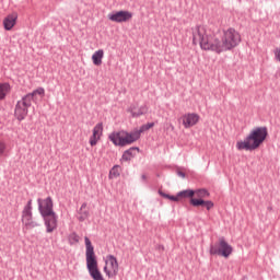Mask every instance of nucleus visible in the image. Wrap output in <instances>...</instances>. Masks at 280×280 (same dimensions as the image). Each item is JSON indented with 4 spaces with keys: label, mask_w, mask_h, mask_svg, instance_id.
<instances>
[{
    "label": "nucleus",
    "mask_w": 280,
    "mask_h": 280,
    "mask_svg": "<svg viewBox=\"0 0 280 280\" xmlns=\"http://www.w3.org/2000/svg\"><path fill=\"white\" fill-rule=\"evenodd\" d=\"M192 44L199 45L202 51H212L213 54H224L235 49L242 43V35L235 28H228L223 32L222 38L218 37L207 26L197 25L191 28Z\"/></svg>",
    "instance_id": "nucleus-1"
},
{
    "label": "nucleus",
    "mask_w": 280,
    "mask_h": 280,
    "mask_svg": "<svg viewBox=\"0 0 280 280\" xmlns=\"http://www.w3.org/2000/svg\"><path fill=\"white\" fill-rule=\"evenodd\" d=\"M150 128H154V122H148L147 125H143L140 130H135L131 132L124 130L114 131L108 136V139L112 141V143H114V145L124 148L126 145H131V143H135V141H139L141 138V132H144V130H150Z\"/></svg>",
    "instance_id": "nucleus-2"
},
{
    "label": "nucleus",
    "mask_w": 280,
    "mask_h": 280,
    "mask_svg": "<svg viewBox=\"0 0 280 280\" xmlns=\"http://www.w3.org/2000/svg\"><path fill=\"white\" fill-rule=\"evenodd\" d=\"M267 137V127H256L248 133V136L244 140L236 142V149L253 152V150H257L261 147L264 141H266Z\"/></svg>",
    "instance_id": "nucleus-3"
},
{
    "label": "nucleus",
    "mask_w": 280,
    "mask_h": 280,
    "mask_svg": "<svg viewBox=\"0 0 280 280\" xmlns=\"http://www.w3.org/2000/svg\"><path fill=\"white\" fill-rule=\"evenodd\" d=\"M85 261H86V268L89 271L90 277L93 280H106L104 278V275H102V271L100 270L98 264H97V256L95 255V247H93V243H91V240L85 236Z\"/></svg>",
    "instance_id": "nucleus-4"
},
{
    "label": "nucleus",
    "mask_w": 280,
    "mask_h": 280,
    "mask_svg": "<svg viewBox=\"0 0 280 280\" xmlns=\"http://www.w3.org/2000/svg\"><path fill=\"white\" fill-rule=\"evenodd\" d=\"M37 95H39L40 97H45V89L38 88L32 93L23 96L22 100L18 102L15 106V117L16 119H19V121H23V119L27 117V113H30L28 108L30 106H32V102H36Z\"/></svg>",
    "instance_id": "nucleus-5"
},
{
    "label": "nucleus",
    "mask_w": 280,
    "mask_h": 280,
    "mask_svg": "<svg viewBox=\"0 0 280 280\" xmlns=\"http://www.w3.org/2000/svg\"><path fill=\"white\" fill-rule=\"evenodd\" d=\"M104 267L103 272L107 279H117L119 275V261H117V257L113 255H107L104 258Z\"/></svg>",
    "instance_id": "nucleus-6"
},
{
    "label": "nucleus",
    "mask_w": 280,
    "mask_h": 280,
    "mask_svg": "<svg viewBox=\"0 0 280 280\" xmlns=\"http://www.w3.org/2000/svg\"><path fill=\"white\" fill-rule=\"evenodd\" d=\"M232 253L233 247L226 242V240H224V237H221L218 244L210 246V255H220L221 257L229 258Z\"/></svg>",
    "instance_id": "nucleus-7"
},
{
    "label": "nucleus",
    "mask_w": 280,
    "mask_h": 280,
    "mask_svg": "<svg viewBox=\"0 0 280 280\" xmlns=\"http://www.w3.org/2000/svg\"><path fill=\"white\" fill-rule=\"evenodd\" d=\"M22 224L26 231L30 229H36L39 226L38 222L34 221V217L32 214V199H30L22 211Z\"/></svg>",
    "instance_id": "nucleus-8"
},
{
    "label": "nucleus",
    "mask_w": 280,
    "mask_h": 280,
    "mask_svg": "<svg viewBox=\"0 0 280 280\" xmlns=\"http://www.w3.org/2000/svg\"><path fill=\"white\" fill-rule=\"evenodd\" d=\"M37 205L42 218L56 213L54 212V201L51 200V197H47L46 199H37Z\"/></svg>",
    "instance_id": "nucleus-9"
},
{
    "label": "nucleus",
    "mask_w": 280,
    "mask_h": 280,
    "mask_svg": "<svg viewBox=\"0 0 280 280\" xmlns=\"http://www.w3.org/2000/svg\"><path fill=\"white\" fill-rule=\"evenodd\" d=\"M108 19L113 23H128L132 19V13L130 11H118L108 14Z\"/></svg>",
    "instance_id": "nucleus-10"
},
{
    "label": "nucleus",
    "mask_w": 280,
    "mask_h": 280,
    "mask_svg": "<svg viewBox=\"0 0 280 280\" xmlns=\"http://www.w3.org/2000/svg\"><path fill=\"white\" fill-rule=\"evenodd\" d=\"M184 128H194L200 121V115L196 113H188L180 117Z\"/></svg>",
    "instance_id": "nucleus-11"
},
{
    "label": "nucleus",
    "mask_w": 280,
    "mask_h": 280,
    "mask_svg": "<svg viewBox=\"0 0 280 280\" xmlns=\"http://www.w3.org/2000/svg\"><path fill=\"white\" fill-rule=\"evenodd\" d=\"M46 226V233H54L58 229V215L55 213L43 217Z\"/></svg>",
    "instance_id": "nucleus-12"
},
{
    "label": "nucleus",
    "mask_w": 280,
    "mask_h": 280,
    "mask_svg": "<svg viewBox=\"0 0 280 280\" xmlns=\"http://www.w3.org/2000/svg\"><path fill=\"white\" fill-rule=\"evenodd\" d=\"M104 132V125L102 122H98L93 128V133L90 137V145L94 148V145L102 139V135Z\"/></svg>",
    "instance_id": "nucleus-13"
},
{
    "label": "nucleus",
    "mask_w": 280,
    "mask_h": 280,
    "mask_svg": "<svg viewBox=\"0 0 280 280\" xmlns=\"http://www.w3.org/2000/svg\"><path fill=\"white\" fill-rule=\"evenodd\" d=\"M127 110L131 114V117H141V115H145L148 113V105H141L138 108L137 104H132Z\"/></svg>",
    "instance_id": "nucleus-14"
},
{
    "label": "nucleus",
    "mask_w": 280,
    "mask_h": 280,
    "mask_svg": "<svg viewBox=\"0 0 280 280\" xmlns=\"http://www.w3.org/2000/svg\"><path fill=\"white\" fill-rule=\"evenodd\" d=\"M18 19H19L18 13H11V14L7 15L3 20L4 30L7 32H10V30H12V27H14V25H16Z\"/></svg>",
    "instance_id": "nucleus-15"
},
{
    "label": "nucleus",
    "mask_w": 280,
    "mask_h": 280,
    "mask_svg": "<svg viewBox=\"0 0 280 280\" xmlns=\"http://www.w3.org/2000/svg\"><path fill=\"white\" fill-rule=\"evenodd\" d=\"M190 205L192 207H206L208 211H211V209H213V201H206L203 199L192 198L190 199Z\"/></svg>",
    "instance_id": "nucleus-16"
},
{
    "label": "nucleus",
    "mask_w": 280,
    "mask_h": 280,
    "mask_svg": "<svg viewBox=\"0 0 280 280\" xmlns=\"http://www.w3.org/2000/svg\"><path fill=\"white\" fill-rule=\"evenodd\" d=\"M104 59V50L98 49L92 55V62L95 67H100L102 65V60Z\"/></svg>",
    "instance_id": "nucleus-17"
},
{
    "label": "nucleus",
    "mask_w": 280,
    "mask_h": 280,
    "mask_svg": "<svg viewBox=\"0 0 280 280\" xmlns=\"http://www.w3.org/2000/svg\"><path fill=\"white\" fill-rule=\"evenodd\" d=\"M135 150L139 148H130L122 153L121 161H131L135 158Z\"/></svg>",
    "instance_id": "nucleus-18"
},
{
    "label": "nucleus",
    "mask_w": 280,
    "mask_h": 280,
    "mask_svg": "<svg viewBox=\"0 0 280 280\" xmlns=\"http://www.w3.org/2000/svg\"><path fill=\"white\" fill-rule=\"evenodd\" d=\"M195 196L198 197L197 200H202L205 198H209L210 194L209 190L205 189V188H200V189H196L194 190Z\"/></svg>",
    "instance_id": "nucleus-19"
},
{
    "label": "nucleus",
    "mask_w": 280,
    "mask_h": 280,
    "mask_svg": "<svg viewBox=\"0 0 280 280\" xmlns=\"http://www.w3.org/2000/svg\"><path fill=\"white\" fill-rule=\"evenodd\" d=\"M10 93V84L9 83H1L0 84V100H5V95Z\"/></svg>",
    "instance_id": "nucleus-20"
},
{
    "label": "nucleus",
    "mask_w": 280,
    "mask_h": 280,
    "mask_svg": "<svg viewBox=\"0 0 280 280\" xmlns=\"http://www.w3.org/2000/svg\"><path fill=\"white\" fill-rule=\"evenodd\" d=\"M194 196H195V192L191 189H186L178 192L179 200H183V198H190L191 200Z\"/></svg>",
    "instance_id": "nucleus-21"
},
{
    "label": "nucleus",
    "mask_w": 280,
    "mask_h": 280,
    "mask_svg": "<svg viewBox=\"0 0 280 280\" xmlns=\"http://www.w3.org/2000/svg\"><path fill=\"white\" fill-rule=\"evenodd\" d=\"M119 174V165H115L109 172V178H117Z\"/></svg>",
    "instance_id": "nucleus-22"
},
{
    "label": "nucleus",
    "mask_w": 280,
    "mask_h": 280,
    "mask_svg": "<svg viewBox=\"0 0 280 280\" xmlns=\"http://www.w3.org/2000/svg\"><path fill=\"white\" fill-rule=\"evenodd\" d=\"M70 244H78L80 242V236L77 233H72L69 235Z\"/></svg>",
    "instance_id": "nucleus-23"
},
{
    "label": "nucleus",
    "mask_w": 280,
    "mask_h": 280,
    "mask_svg": "<svg viewBox=\"0 0 280 280\" xmlns=\"http://www.w3.org/2000/svg\"><path fill=\"white\" fill-rule=\"evenodd\" d=\"M168 200H172L173 202H179L180 197H178V192L176 196L168 195Z\"/></svg>",
    "instance_id": "nucleus-24"
},
{
    "label": "nucleus",
    "mask_w": 280,
    "mask_h": 280,
    "mask_svg": "<svg viewBox=\"0 0 280 280\" xmlns=\"http://www.w3.org/2000/svg\"><path fill=\"white\" fill-rule=\"evenodd\" d=\"M5 152V142L0 141V156H3Z\"/></svg>",
    "instance_id": "nucleus-25"
},
{
    "label": "nucleus",
    "mask_w": 280,
    "mask_h": 280,
    "mask_svg": "<svg viewBox=\"0 0 280 280\" xmlns=\"http://www.w3.org/2000/svg\"><path fill=\"white\" fill-rule=\"evenodd\" d=\"M273 54H275L276 60H278V62H280V48H276L273 50Z\"/></svg>",
    "instance_id": "nucleus-26"
},
{
    "label": "nucleus",
    "mask_w": 280,
    "mask_h": 280,
    "mask_svg": "<svg viewBox=\"0 0 280 280\" xmlns=\"http://www.w3.org/2000/svg\"><path fill=\"white\" fill-rule=\"evenodd\" d=\"M159 194H160V196H162V198H170V195H167V194H165V192H163V191H159Z\"/></svg>",
    "instance_id": "nucleus-27"
},
{
    "label": "nucleus",
    "mask_w": 280,
    "mask_h": 280,
    "mask_svg": "<svg viewBox=\"0 0 280 280\" xmlns=\"http://www.w3.org/2000/svg\"><path fill=\"white\" fill-rule=\"evenodd\" d=\"M84 218H89V212H84V217H81L80 220L83 221Z\"/></svg>",
    "instance_id": "nucleus-28"
},
{
    "label": "nucleus",
    "mask_w": 280,
    "mask_h": 280,
    "mask_svg": "<svg viewBox=\"0 0 280 280\" xmlns=\"http://www.w3.org/2000/svg\"><path fill=\"white\" fill-rule=\"evenodd\" d=\"M178 176H180L182 178H185V173L179 172V173H178Z\"/></svg>",
    "instance_id": "nucleus-29"
},
{
    "label": "nucleus",
    "mask_w": 280,
    "mask_h": 280,
    "mask_svg": "<svg viewBox=\"0 0 280 280\" xmlns=\"http://www.w3.org/2000/svg\"><path fill=\"white\" fill-rule=\"evenodd\" d=\"M86 207V203H83L82 206H81V209H84Z\"/></svg>",
    "instance_id": "nucleus-30"
},
{
    "label": "nucleus",
    "mask_w": 280,
    "mask_h": 280,
    "mask_svg": "<svg viewBox=\"0 0 280 280\" xmlns=\"http://www.w3.org/2000/svg\"><path fill=\"white\" fill-rule=\"evenodd\" d=\"M145 178H147L145 175H142V180H145Z\"/></svg>",
    "instance_id": "nucleus-31"
}]
</instances>
